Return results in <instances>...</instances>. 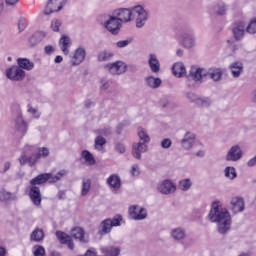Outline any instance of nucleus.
<instances>
[{
  "instance_id": "29",
  "label": "nucleus",
  "mask_w": 256,
  "mask_h": 256,
  "mask_svg": "<svg viewBox=\"0 0 256 256\" xmlns=\"http://www.w3.org/2000/svg\"><path fill=\"white\" fill-rule=\"evenodd\" d=\"M45 239V232L41 228H36L30 234V241L34 243H41Z\"/></svg>"
},
{
  "instance_id": "49",
  "label": "nucleus",
  "mask_w": 256,
  "mask_h": 256,
  "mask_svg": "<svg viewBox=\"0 0 256 256\" xmlns=\"http://www.w3.org/2000/svg\"><path fill=\"white\" fill-rule=\"evenodd\" d=\"M37 153L41 159L43 157L44 159L49 157V148L47 147H42V148H37Z\"/></svg>"
},
{
  "instance_id": "10",
  "label": "nucleus",
  "mask_w": 256,
  "mask_h": 256,
  "mask_svg": "<svg viewBox=\"0 0 256 256\" xmlns=\"http://www.w3.org/2000/svg\"><path fill=\"white\" fill-rule=\"evenodd\" d=\"M104 27L112 35H119V31H121V23L115 16H109V19L104 23Z\"/></svg>"
},
{
  "instance_id": "12",
  "label": "nucleus",
  "mask_w": 256,
  "mask_h": 256,
  "mask_svg": "<svg viewBox=\"0 0 256 256\" xmlns=\"http://www.w3.org/2000/svg\"><path fill=\"white\" fill-rule=\"evenodd\" d=\"M129 214L134 221H143V219H147V210L137 205L129 208Z\"/></svg>"
},
{
  "instance_id": "28",
  "label": "nucleus",
  "mask_w": 256,
  "mask_h": 256,
  "mask_svg": "<svg viewBox=\"0 0 256 256\" xmlns=\"http://www.w3.org/2000/svg\"><path fill=\"white\" fill-rule=\"evenodd\" d=\"M223 76V72L219 68L206 69V77L212 79V81H220Z\"/></svg>"
},
{
  "instance_id": "43",
  "label": "nucleus",
  "mask_w": 256,
  "mask_h": 256,
  "mask_svg": "<svg viewBox=\"0 0 256 256\" xmlns=\"http://www.w3.org/2000/svg\"><path fill=\"white\" fill-rule=\"evenodd\" d=\"M107 143V140L103 136H97L95 138V149L97 151H103V145Z\"/></svg>"
},
{
  "instance_id": "25",
  "label": "nucleus",
  "mask_w": 256,
  "mask_h": 256,
  "mask_svg": "<svg viewBox=\"0 0 256 256\" xmlns=\"http://www.w3.org/2000/svg\"><path fill=\"white\" fill-rule=\"evenodd\" d=\"M148 65L152 71V73H159L161 71V63H159V59H157V55L150 54Z\"/></svg>"
},
{
  "instance_id": "5",
  "label": "nucleus",
  "mask_w": 256,
  "mask_h": 256,
  "mask_svg": "<svg viewBox=\"0 0 256 256\" xmlns=\"http://www.w3.org/2000/svg\"><path fill=\"white\" fill-rule=\"evenodd\" d=\"M106 71H109L111 75H123L127 71V64L123 61H116L113 63H108L104 66Z\"/></svg>"
},
{
  "instance_id": "44",
  "label": "nucleus",
  "mask_w": 256,
  "mask_h": 256,
  "mask_svg": "<svg viewBox=\"0 0 256 256\" xmlns=\"http://www.w3.org/2000/svg\"><path fill=\"white\" fill-rule=\"evenodd\" d=\"M65 175H67V170H60L55 176L51 174L50 183H57V181H61Z\"/></svg>"
},
{
  "instance_id": "19",
  "label": "nucleus",
  "mask_w": 256,
  "mask_h": 256,
  "mask_svg": "<svg viewBox=\"0 0 256 256\" xmlns=\"http://www.w3.org/2000/svg\"><path fill=\"white\" fill-rule=\"evenodd\" d=\"M45 37H47V32L36 31L28 38V44L31 47H36V45H39V43H41Z\"/></svg>"
},
{
  "instance_id": "52",
  "label": "nucleus",
  "mask_w": 256,
  "mask_h": 256,
  "mask_svg": "<svg viewBox=\"0 0 256 256\" xmlns=\"http://www.w3.org/2000/svg\"><path fill=\"white\" fill-rule=\"evenodd\" d=\"M160 145L162 149H170L171 145H173V142L169 138H164L161 142Z\"/></svg>"
},
{
  "instance_id": "32",
  "label": "nucleus",
  "mask_w": 256,
  "mask_h": 256,
  "mask_svg": "<svg viewBox=\"0 0 256 256\" xmlns=\"http://www.w3.org/2000/svg\"><path fill=\"white\" fill-rule=\"evenodd\" d=\"M111 229H113V226L111 224V219H105L100 224L99 234L107 235V233H111Z\"/></svg>"
},
{
  "instance_id": "60",
  "label": "nucleus",
  "mask_w": 256,
  "mask_h": 256,
  "mask_svg": "<svg viewBox=\"0 0 256 256\" xmlns=\"http://www.w3.org/2000/svg\"><path fill=\"white\" fill-rule=\"evenodd\" d=\"M44 51L47 55H51V53L55 51V48H53V46L51 45H48V46H45Z\"/></svg>"
},
{
  "instance_id": "24",
  "label": "nucleus",
  "mask_w": 256,
  "mask_h": 256,
  "mask_svg": "<svg viewBox=\"0 0 256 256\" xmlns=\"http://www.w3.org/2000/svg\"><path fill=\"white\" fill-rule=\"evenodd\" d=\"M85 55H86L85 49L77 48L71 61L72 65L73 66L81 65V63L85 61Z\"/></svg>"
},
{
  "instance_id": "40",
  "label": "nucleus",
  "mask_w": 256,
  "mask_h": 256,
  "mask_svg": "<svg viewBox=\"0 0 256 256\" xmlns=\"http://www.w3.org/2000/svg\"><path fill=\"white\" fill-rule=\"evenodd\" d=\"M191 185H193L191 179L186 178L179 182L178 187L181 189V191H189L191 189Z\"/></svg>"
},
{
  "instance_id": "38",
  "label": "nucleus",
  "mask_w": 256,
  "mask_h": 256,
  "mask_svg": "<svg viewBox=\"0 0 256 256\" xmlns=\"http://www.w3.org/2000/svg\"><path fill=\"white\" fill-rule=\"evenodd\" d=\"M115 54L111 51H107V50H103V51H100L97 55V60L100 61V62H103V61H111L112 57L114 56Z\"/></svg>"
},
{
  "instance_id": "64",
  "label": "nucleus",
  "mask_w": 256,
  "mask_h": 256,
  "mask_svg": "<svg viewBox=\"0 0 256 256\" xmlns=\"http://www.w3.org/2000/svg\"><path fill=\"white\" fill-rule=\"evenodd\" d=\"M54 61H55V63H62L63 62V56H60V55L56 56Z\"/></svg>"
},
{
  "instance_id": "33",
  "label": "nucleus",
  "mask_w": 256,
  "mask_h": 256,
  "mask_svg": "<svg viewBox=\"0 0 256 256\" xmlns=\"http://www.w3.org/2000/svg\"><path fill=\"white\" fill-rule=\"evenodd\" d=\"M59 45H61L62 52L64 55L69 54V47L71 46V38L68 36H63L59 40Z\"/></svg>"
},
{
  "instance_id": "39",
  "label": "nucleus",
  "mask_w": 256,
  "mask_h": 256,
  "mask_svg": "<svg viewBox=\"0 0 256 256\" xmlns=\"http://www.w3.org/2000/svg\"><path fill=\"white\" fill-rule=\"evenodd\" d=\"M91 191V179L89 178H83L82 179V190L81 195L82 197H85Z\"/></svg>"
},
{
  "instance_id": "3",
  "label": "nucleus",
  "mask_w": 256,
  "mask_h": 256,
  "mask_svg": "<svg viewBox=\"0 0 256 256\" xmlns=\"http://www.w3.org/2000/svg\"><path fill=\"white\" fill-rule=\"evenodd\" d=\"M132 11L136 15L137 29H142V27H145V23H147V20L149 19V11L145 10V8L141 5L132 7Z\"/></svg>"
},
{
  "instance_id": "46",
  "label": "nucleus",
  "mask_w": 256,
  "mask_h": 256,
  "mask_svg": "<svg viewBox=\"0 0 256 256\" xmlns=\"http://www.w3.org/2000/svg\"><path fill=\"white\" fill-rule=\"evenodd\" d=\"M16 125L19 127L20 131L27 133V123H25V120H23V116H18Z\"/></svg>"
},
{
  "instance_id": "18",
  "label": "nucleus",
  "mask_w": 256,
  "mask_h": 256,
  "mask_svg": "<svg viewBox=\"0 0 256 256\" xmlns=\"http://www.w3.org/2000/svg\"><path fill=\"white\" fill-rule=\"evenodd\" d=\"M189 77H191L193 81H202L204 77H207V69L192 67L189 71Z\"/></svg>"
},
{
  "instance_id": "6",
  "label": "nucleus",
  "mask_w": 256,
  "mask_h": 256,
  "mask_svg": "<svg viewBox=\"0 0 256 256\" xmlns=\"http://www.w3.org/2000/svg\"><path fill=\"white\" fill-rule=\"evenodd\" d=\"M67 5V0H49L46 8L45 15H51V13H57Z\"/></svg>"
},
{
  "instance_id": "13",
  "label": "nucleus",
  "mask_w": 256,
  "mask_h": 256,
  "mask_svg": "<svg viewBox=\"0 0 256 256\" xmlns=\"http://www.w3.org/2000/svg\"><path fill=\"white\" fill-rule=\"evenodd\" d=\"M245 31H247V26L245 22L238 21L233 24L232 33L236 41H241L245 37Z\"/></svg>"
},
{
  "instance_id": "63",
  "label": "nucleus",
  "mask_w": 256,
  "mask_h": 256,
  "mask_svg": "<svg viewBox=\"0 0 256 256\" xmlns=\"http://www.w3.org/2000/svg\"><path fill=\"white\" fill-rule=\"evenodd\" d=\"M256 165V157L254 156L253 158H251L248 162H247V166L248 167H255Z\"/></svg>"
},
{
  "instance_id": "27",
  "label": "nucleus",
  "mask_w": 256,
  "mask_h": 256,
  "mask_svg": "<svg viewBox=\"0 0 256 256\" xmlns=\"http://www.w3.org/2000/svg\"><path fill=\"white\" fill-rule=\"evenodd\" d=\"M172 73L175 77H183V75H187L185 64L182 62H176L172 67Z\"/></svg>"
},
{
  "instance_id": "1",
  "label": "nucleus",
  "mask_w": 256,
  "mask_h": 256,
  "mask_svg": "<svg viewBox=\"0 0 256 256\" xmlns=\"http://www.w3.org/2000/svg\"><path fill=\"white\" fill-rule=\"evenodd\" d=\"M211 223H217V231L220 235H227L231 229V213L227 208H223L221 201H215L211 205L208 214Z\"/></svg>"
},
{
  "instance_id": "20",
  "label": "nucleus",
  "mask_w": 256,
  "mask_h": 256,
  "mask_svg": "<svg viewBox=\"0 0 256 256\" xmlns=\"http://www.w3.org/2000/svg\"><path fill=\"white\" fill-rule=\"evenodd\" d=\"M29 197L36 207H39L41 205V189L37 186H32L29 191Z\"/></svg>"
},
{
  "instance_id": "16",
  "label": "nucleus",
  "mask_w": 256,
  "mask_h": 256,
  "mask_svg": "<svg viewBox=\"0 0 256 256\" xmlns=\"http://www.w3.org/2000/svg\"><path fill=\"white\" fill-rule=\"evenodd\" d=\"M56 237L62 245H68V248L71 251H73V249H75V243L73 242V239L71 238V236L69 234H67L63 231H57Z\"/></svg>"
},
{
  "instance_id": "30",
  "label": "nucleus",
  "mask_w": 256,
  "mask_h": 256,
  "mask_svg": "<svg viewBox=\"0 0 256 256\" xmlns=\"http://www.w3.org/2000/svg\"><path fill=\"white\" fill-rule=\"evenodd\" d=\"M144 81L150 89H159L160 85L163 83L161 78H155L153 76H147Z\"/></svg>"
},
{
  "instance_id": "42",
  "label": "nucleus",
  "mask_w": 256,
  "mask_h": 256,
  "mask_svg": "<svg viewBox=\"0 0 256 256\" xmlns=\"http://www.w3.org/2000/svg\"><path fill=\"white\" fill-rule=\"evenodd\" d=\"M214 13H216V15H225V13H227V6L225 3L219 2L214 6Z\"/></svg>"
},
{
  "instance_id": "7",
  "label": "nucleus",
  "mask_w": 256,
  "mask_h": 256,
  "mask_svg": "<svg viewBox=\"0 0 256 256\" xmlns=\"http://www.w3.org/2000/svg\"><path fill=\"white\" fill-rule=\"evenodd\" d=\"M178 41L185 49H193L197 43L195 42V35L183 32L179 34Z\"/></svg>"
},
{
  "instance_id": "36",
  "label": "nucleus",
  "mask_w": 256,
  "mask_h": 256,
  "mask_svg": "<svg viewBox=\"0 0 256 256\" xmlns=\"http://www.w3.org/2000/svg\"><path fill=\"white\" fill-rule=\"evenodd\" d=\"M0 201H17V195L2 189L0 190Z\"/></svg>"
},
{
  "instance_id": "62",
  "label": "nucleus",
  "mask_w": 256,
  "mask_h": 256,
  "mask_svg": "<svg viewBox=\"0 0 256 256\" xmlns=\"http://www.w3.org/2000/svg\"><path fill=\"white\" fill-rule=\"evenodd\" d=\"M5 3L9 7H15V5L19 3V0H5Z\"/></svg>"
},
{
  "instance_id": "34",
  "label": "nucleus",
  "mask_w": 256,
  "mask_h": 256,
  "mask_svg": "<svg viewBox=\"0 0 256 256\" xmlns=\"http://www.w3.org/2000/svg\"><path fill=\"white\" fill-rule=\"evenodd\" d=\"M138 138L139 143H144L145 145L151 142V137L149 136V133H147V130H145V128H138Z\"/></svg>"
},
{
  "instance_id": "61",
  "label": "nucleus",
  "mask_w": 256,
  "mask_h": 256,
  "mask_svg": "<svg viewBox=\"0 0 256 256\" xmlns=\"http://www.w3.org/2000/svg\"><path fill=\"white\" fill-rule=\"evenodd\" d=\"M101 89L107 91L109 89V82L107 80H101Z\"/></svg>"
},
{
  "instance_id": "56",
  "label": "nucleus",
  "mask_w": 256,
  "mask_h": 256,
  "mask_svg": "<svg viewBox=\"0 0 256 256\" xmlns=\"http://www.w3.org/2000/svg\"><path fill=\"white\" fill-rule=\"evenodd\" d=\"M96 133H98V135H104L105 137H107V135L111 133V128H100L96 130Z\"/></svg>"
},
{
  "instance_id": "59",
  "label": "nucleus",
  "mask_w": 256,
  "mask_h": 256,
  "mask_svg": "<svg viewBox=\"0 0 256 256\" xmlns=\"http://www.w3.org/2000/svg\"><path fill=\"white\" fill-rule=\"evenodd\" d=\"M28 113L34 115L35 119H39L41 116L39 113H37V109L33 108L31 105H28Z\"/></svg>"
},
{
  "instance_id": "11",
  "label": "nucleus",
  "mask_w": 256,
  "mask_h": 256,
  "mask_svg": "<svg viewBox=\"0 0 256 256\" xmlns=\"http://www.w3.org/2000/svg\"><path fill=\"white\" fill-rule=\"evenodd\" d=\"M157 191L162 195H171L177 191V185L171 180H164L157 186Z\"/></svg>"
},
{
  "instance_id": "53",
  "label": "nucleus",
  "mask_w": 256,
  "mask_h": 256,
  "mask_svg": "<svg viewBox=\"0 0 256 256\" xmlns=\"http://www.w3.org/2000/svg\"><path fill=\"white\" fill-rule=\"evenodd\" d=\"M131 44V39H127V40H120L116 43V46L119 49H123L124 47H127L128 45Z\"/></svg>"
},
{
  "instance_id": "37",
  "label": "nucleus",
  "mask_w": 256,
  "mask_h": 256,
  "mask_svg": "<svg viewBox=\"0 0 256 256\" xmlns=\"http://www.w3.org/2000/svg\"><path fill=\"white\" fill-rule=\"evenodd\" d=\"M224 177L226 179H230V181H234V179H237V170L233 166H227L224 169Z\"/></svg>"
},
{
  "instance_id": "31",
  "label": "nucleus",
  "mask_w": 256,
  "mask_h": 256,
  "mask_svg": "<svg viewBox=\"0 0 256 256\" xmlns=\"http://www.w3.org/2000/svg\"><path fill=\"white\" fill-rule=\"evenodd\" d=\"M18 67L25 69L26 71H31L35 67V63L31 62L27 58H18L17 59Z\"/></svg>"
},
{
  "instance_id": "50",
  "label": "nucleus",
  "mask_w": 256,
  "mask_h": 256,
  "mask_svg": "<svg viewBox=\"0 0 256 256\" xmlns=\"http://www.w3.org/2000/svg\"><path fill=\"white\" fill-rule=\"evenodd\" d=\"M121 221H123V216L116 215L113 219H111L112 227H119L121 225Z\"/></svg>"
},
{
  "instance_id": "48",
  "label": "nucleus",
  "mask_w": 256,
  "mask_h": 256,
  "mask_svg": "<svg viewBox=\"0 0 256 256\" xmlns=\"http://www.w3.org/2000/svg\"><path fill=\"white\" fill-rule=\"evenodd\" d=\"M246 31L247 33H250L252 35L256 33V18L248 24V26L246 27Z\"/></svg>"
},
{
  "instance_id": "23",
  "label": "nucleus",
  "mask_w": 256,
  "mask_h": 256,
  "mask_svg": "<svg viewBox=\"0 0 256 256\" xmlns=\"http://www.w3.org/2000/svg\"><path fill=\"white\" fill-rule=\"evenodd\" d=\"M229 69L231 71L232 76L237 79L238 77H241V73H243V62L236 61L229 65Z\"/></svg>"
},
{
  "instance_id": "55",
  "label": "nucleus",
  "mask_w": 256,
  "mask_h": 256,
  "mask_svg": "<svg viewBox=\"0 0 256 256\" xmlns=\"http://www.w3.org/2000/svg\"><path fill=\"white\" fill-rule=\"evenodd\" d=\"M27 27V21L24 18H20L18 21V29L19 31H25V28Z\"/></svg>"
},
{
  "instance_id": "47",
  "label": "nucleus",
  "mask_w": 256,
  "mask_h": 256,
  "mask_svg": "<svg viewBox=\"0 0 256 256\" xmlns=\"http://www.w3.org/2000/svg\"><path fill=\"white\" fill-rule=\"evenodd\" d=\"M34 256H45V248L41 245H36L33 247Z\"/></svg>"
},
{
  "instance_id": "8",
  "label": "nucleus",
  "mask_w": 256,
  "mask_h": 256,
  "mask_svg": "<svg viewBox=\"0 0 256 256\" xmlns=\"http://www.w3.org/2000/svg\"><path fill=\"white\" fill-rule=\"evenodd\" d=\"M114 16L120 21V23H129L133 21V8H120L114 11Z\"/></svg>"
},
{
  "instance_id": "9",
  "label": "nucleus",
  "mask_w": 256,
  "mask_h": 256,
  "mask_svg": "<svg viewBox=\"0 0 256 256\" xmlns=\"http://www.w3.org/2000/svg\"><path fill=\"white\" fill-rule=\"evenodd\" d=\"M6 77L11 81H23L25 72L19 66H12L6 70Z\"/></svg>"
},
{
  "instance_id": "41",
  "label": "nucleus",
  "mask_w": 256,
  "mask_h": 256,
  "mask_svg": "<svg viewBox=\"0 0 256 256\" xmlns=\"http://www.w3.org/2000/svg\"><path fill=\"white\" fill-rule=\"evenodd\" d=\"M82 157L85 159L86 163L90 165H95V157H93V154H91L89 150L82 151Z\"/></svg>"
},
{
  "instance_id": "21",
  "label": "nucleus",
  "mask_w": 256,
  "mask_h": 256,
  "mask_svg": "<svg viewBox=\"0 0 256 256\" xmlns=\"http://www.w3.org/2000/svg\"><path fill=\"white\" fill-rule=\"evenodd\" d=\"M72 237L80 243H89V237L85 235V230L81 227H75L72 229Z\"/></svg>"
},
{
  "instance_id": "4",
  "label": "nucleus",
  "mask_w": 256,
  "mask_h": 256,
  "mask_svg": "<svg viewBox=\"0 0 256 256\" xmlns=\"http://www.w3.org/2000/svg\"><path fill=\"white\" fill-rule=\"evenodd\" d=\"M241 159H243V149L240 145L235 144L227 150L225 161L237 163L238 161H241Z\"/></svg>"
},
{
  "instance_id": "51",
  "label": "nucleus",
  "mask_w": 256,
  "mask_h": 256,
  "mask_svg": "<svg viewBox=\"0 0 256 256\" xmlns=\"http://www.w3.org/2000/svg\"><path fill=\"white\" fill-rule=\"evenodd\" d=\"M187 99H189V101L191 103H195V105H197V102L199 101V96H197V94L193 93V92H188L186 94Z\"/></svg>"
},
{
  "instance_id": "22",
  "label": "nucleus",
  "mask_w": 256,
  "mask_h": 256,
  "mask_svg": "<svg viewBox=\"0 0 256 256\" xmlns=\"http://www.w3.org/2000/svg\"><path fill=\"white\" fill-rule=\"evenodd\" d=\"M47 181L51 183V173L39 174L38 176L30 180V185L35 187V185H43V183H47Z\"/></svg>"
},
{
  "instance_id": "57",
  "label": "nucleus",
  "mask_w": 256,
  "mask_h": 256,
  "mask_svg": "<svg viewBox=\"0 0 256 256\" xmlns=\"http://www.w3.org/2000/svg\"><path fill=\"white\" fill-rule=\"evenodd\" d=\"M127 149L125 148V145H123L122 143H116L115 145V151H117L118 153L120 154H123L125 153Z\"/></svg>"
},
{
  "instance_id": "54",
  "label": "nucleus",
  "mask_w": 256,
  "mask_h": 256,
  "mask_svg": "<svg viewBox=\"0 0 256 256\" xmlns=\"http://www.w3.org/2000/svg\"><path fill=\"white\" fill-rule=\"evenodd\" d=\"M59 27H61V22L58 19H53L51 22V29L55 32H58Z\"/></svg>"
},
{
  "instance_id": "45",
  "label": "nucleus",
  "mask_w": 256,
  "mask_h": 256,
  "mask_svg": "<svg viewBox=\"0 0 256 256\" xmlns=\"http://www.w3.org/2000/svg\"><path fill=\"white\" fill-rule=\"evenodd\" d=\"M196 105L198 107H211V99L208 97H199Z\"/></svg>"
},
{
  "instance_id": "26",
  "label": "nucleus",
  "mask_w": 256,
  "mask_h": 256,
  "mask_svg": "<svg viewBox=\"0 0 256 256\" xmlns=\"http://www.w3.org/2000/svg\"><path fill=\"white\" fill-rule=\"evenodd\" d=\"M106 183L112 189H121V178L117 174L110 175L107 178Z\"/></svg>"
},
{
  "instance_id": "35",
  "label": "nucleus",
  "mask_w": 256,
  "mask_h": 256,
  "mask_svg": "<svg viewBox=\"0 0 256 256\" xmlns=\"http://www.w3.org/2000/svg\"><path fill=\"white\" fill-rule=\"evenodd\" d=\"M171 236L174 241H183L186 236L185 229L175 228L171 231Z\"/></svg>"
},
{
  "instance_id": "15",
  "label": "nucleus",
  "mask_w": 256,
  "mask_h": 256,
  "mask_svg": "<svg viewBox=\"0 0 256 256\" xmlns=\"http://www.w3.org/2000/svg\"><path fill=\"white\" fill-rule=\"evenodd\" d=\"M195 137V133L186 132L180 141L182 149H184L185 151L193 149V145H195Z\"/></svg>"
},
{
  "instance_id": "14",
  "label": "nucleus",
  "mask_w": 256,
  "mask_h": 256,
  "mask_svg": "<svg viewBox=\"0 0 256 256\" xmlns=\"http://www.w3.org/2000/svg\"><path fill=\"white\" fill-rule=\"evenodd\" d=\"M230 210L234 214L243 213L245 211V201L243 198L239 196L233 197L230 201Z\"/></svg>"
},
{
  "instance_id": "17",
  "label": "nucleus",
  "mask_w": 256,
  "mask_h": 256,
  "mask_svg": "<svg viewBox=\"0 0 256 256\" xmlns=\"http://www.w3.org/2000/svg\"><path fill=\"white\" fill-rule=\"evenodd\" d=\"M149 145L143 142H136L132 145V155L135 159H141V153H147Z\"/></svg>"
},
{
  "instance_id": "2",
  "label": "nucleus",
  "mask_w": 256,
  "mask_h": 256,
  "mask_svg": "<svg viewBox=\"0 0 256 256\" xmlns=\"http://www.w3.org/2000/svg\"><path fill=\"white\" fill-rule=\"evenodd\" d=\"M39 159L41 158L37 152V146L27 144L24 147V152L20 156L19 161L20 165H25V163H28L30 167H33V165H35Z\"/></svg>"
},
{
  "instance_id": "58",
  "label": "nucleus",
  "mask_w": 256,
  "mask_h": 256,
  "mask_svg": "<svg viewBox=\"0 0 256 256\" xmlns=\"http://www.w3.org/2000/svg\"><path fill=\"white\" fill-rule=\"evenodd\" d=\"M131 175H132L133 177H139L140 171H139V166H138L137 164H134V165L132 166Z\"/></svg>"
}]
</instances>
